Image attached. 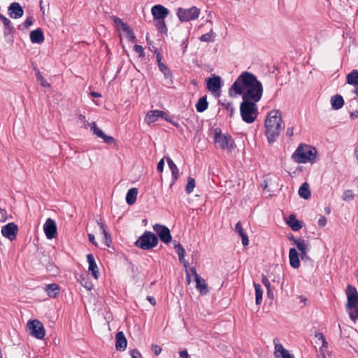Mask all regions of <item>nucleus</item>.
<instances>
[{
	"instance_id": "f257e3e1",
	"label": "nucleus",
	"mask_w": 358,
	"mask_h": 358,
	"mask_svg": "<svg viewBox=\"0 0 358 358\" xmlns=\"http://www.w3.org/2000/svg\"><path fill=\"white\" fill-rule=\"evenodd\" d=\"M263 94V85L257 76L249 71L242 72L229 89V95L259 101Z\"/></svg>"
},
{
	"instance_id": "f03ea898",
	"label": "nucleus",
	"mask_w": 358,
	"mask_h": 358,
	"mask_svg": "<svg viewBox=\"0 0 358 358\" xmlns=\"http://www.w3.org/2000/svg\"><path fill=\"white\" fill-rule=\"evenodd\" d=\"M282 117L279 110H271L264 122L265 134L269 143H273L278 137L280 131L284 128L282 125Z\"/></svg>"
},
{
	"instance_id": "7ed1b4c3",
	"label": "nucleus",
	"mask_w": 358,
	"mask_h": 358,
	"mask_svg": "<svg viewBox=\"0 0 358 358\" xmlns=\"http://www.w3.org/2000/svg\"><path fill=\"white\" fill-rule=\"evenodd\" d=\"M347 296L346 310L350 318L355 322L358 318V292L357 289L349 285L345 289Z\"/></svg>"
},
{
	"instance_id": "20e7f679",
	"label": "nucleus",
	"mask_w": 358,
	"mask_h": 358,
	"mask_svg": "<svg viewBox=\"0 0 358 358\" xmlns=\"http://www.w3.org/2000/svg\"><path fill=\"white\" fill-rule=\"evenodd\" d=\"M257 102L250 99H243V101L240 105V113L242 120L245 122L250 124L257 119L258 107L256 103Z\"/></svg>"
},
{
	"instance_id": "39448f33",
	"label": "nucleus",
	"mask_w": 358,
	"mask_h": 358,
	"mask_svg": "<svg viewBox=\"0 0 358 358\" xmlns=\"http://www.w3.org/2000/svg\"><path fill=\"white\" fill-rule=\"evenodd\" d=\"M315 148L308 145H300L292 155V158L298 163L313 162L316 157Z\"/></svg>"
},
{
	"instance_id": "423d86ee",
	"label": "nucleus",
	"mask_w": 358,
	"mask_h": 358,
	"mask_svg": "<svg viewBox=\"0 0 358 358\" xmlns=\"http://www.w3.org/2000/svg\"><path fill=\"white\" fill-rule=\"evenodd\" d=\"M186 282L189 285L192 282L195 283L196 289L201 295H206L209 293L208 286L201 276H200L196 270H186Z\"/></svg>"
},
{
	"instance_id": "0eeeda50",
	"label": "nucleus",
	"mask_w": 358,
	"mask_h": 358,
	"mask_svg": "<svg viewBox=\"0 0 358 358\" xmlns=\"http://www.w3.org/2000/svg\"><path fill=\"white\" fill-rule=\"evenodd\" d=\"M158 243L157 236L152 232L145 231L136 241L135 245L143 250H150Z\"/></svg>"
},
{
	"instance_id": "6e6552de",
	"label": "nucleus",
	"mask_w": 358,
	"mask_h": 358,
	"mask_svg": "<svg viewBox=\"0 0 358 358\" xmlns=\"http://www.w3.org/2000/svg\"><path fill=\"white\" fill-rule=\"evenodd\" d=\"M200 13V9L196 6L189 8H178L177 10V15L181 22L194 20L199 17Z\"/></svg>"
},
{
	"instance_id": "1a4fd4ad",
	"label": "nucleus",
	"mask_w": 358,
	"mask_h": 358,
	"mask_svg": "<svg viewBox=\"0 0 358 358\" xmlns=\"http://www.w3.org/2000/svg\"><path fill=\"white\" fill-rule=\"evenodd\" d=\"M215 145L222 150H231L234 145V140L229 135L223 134L220 129L215 130Z\"/></svg>"
},
{
	"instance_id": "9d476101",
	"label": "nucleus",
	"mask_w": 358,
	"mask_h": 358,
	"mask_svg": "<svg viewBox=\"0 0 358 358\" xmlns=\"http://www.w3.org/2000/svg\"><path fill=\"white\" fill-rule=\"evenodd\" d=\"M27 328L30 335L37 339H43L45 335L43 324L38 320H30L27 322Z\"/></svg>"
},
{
	"instance_id": "9b49d317",
	"label": "nucleus",
	"mask_w": 358,
	"mask_h": 358,
	"mask_svg": "<svg viewBox=\"0 0 358 358\" xmlns=\"http://www.w3.org/2000/svg\"><path fill=\"white\" fill-rule=\"evenodd\" d=\"M154 231L157 233L160 240L164 243H169L171 241L172 237L170 230L164 225L155 224L153 226Z\"/></svg>"
},
{
	"instance_id": "f8f14e48",
	"label": "nucleus",
	"mask_w": 358,
	"mask_h": 358,
	"mask_svg": "<svg viewBox=\"0 0 358 358\" xmlns=\"http://www.w3.org/2000/svg\"><path fill=\"white\" fill-rule=\"evenodd\" d=\"M17 232V225L14 222L8 223L1 228L2 235L4 237L8 238L11 241L16 238Z\"/></svg>"
},
{
	"instance_id": "ddd939ff",
	"label": "nucleus",
	"mask_w": 358,
	"mask_h": 358,
	"mask_svg": "<svg viewBox=\"0 0 358 358\" xmlns=\"http://www.w3.org/2000/svg\"><path fill=\"white\" fill-rule=\"evenodd\" d=\"M43 230L48 239L55 238L57 234V228L55 221L51 218L47 219L43 225Z\"/></svg>"
},
{
	"instance_id": "4468645a",
	"label": "nucleus",
	"mask_w": 358,
	"mask_h": 358,
	"mask_svg": "<svg viewBox=\"0 0 358 358\" xmlns=\"http://www.w3.org/2000/svg\"><path fill=\"white\" fill-rule=\"evenodd\" d=\"M273 343L275 345L274 356L275 358H294V356L280 343L279 338H274Z\"/></svg>"
},
{
	"instance_id": "2eb2a0df",
	"label": "nucleus",
	"mask_w": 358,
	"mask_h": 358,
	"mask_svg": "<svg viewBox=\"0 0 358 358\" xmlns=\"http://www.w3.org/2000/svg\"><path fill=\"white\" fill-rule=\"evenodd\" d=\"M206 85L210 92H217L222 87V79L218 76H213L206 80Z\"/></svg>"
},
{
	"instance_id": "dca6fc26",
	"label": "nucleus",
	"mask_w": 358,
	"mask_h": 358,
	"mask_svg": "<svg viewBox=\"0 0 358 358\" xmlns=\"http://www.w3.org/2000/svg\"><path fill=\"white\" fill-rule=\"evenodd\" d=\"M152 14L155 20L165 19L169 10L162 5H155L152 8Z\"/></svg>"
},
{
	"instance_id": "f3484780",
	"label": "nucleus",
	"mask_w": 358,
	"mask_h": 358,
	"mask_svg": "<svg viewBox=\"0 0 358 358\" xmlns=\"http://www.w3.org/2000/svg\"><path fill=\"white\" fill-rule=\"evenodd\" d=\"M8 11L10 17L14 19L21 17L24 14L22 6L17 2H13L10 5Z\"/></svg>"
},
{
	"instance_id": "a211bd4d",
	"label": "nucleus",
	"mask_w": 358,
	"mask_h": 358,
	"mask_svg": "<svg viewBox=\"0 0 358 358\" xmlns=\"http://www.w3.org/2000/svg\"><path fill=\"white\" fill-rule=\"evenodd\" d=\"M127 345V341L122 331H119L115 336V348L117 350L124 351Z\"/></svg>"
},
{
	"instance_id": "6ab92c4d",
	"label": "nucleus",
	"mask_w": 358,
	"mask_h": 358,
	"mask_svg": "<svg viewBox=\"0 0 358 358\" xmlns=\"http://www.w3.org/2000/svg\"><path fill=\"white\" fill-rule=\"evenodd\" d=\"M165 115L166 113L162 110H150L148 113L145 120L148 124H150L156 122L159 117L164 118Z\"/></svg>"
},
{
	"instance_id": "aec40b11",
	"label": "nucleus",
	"mask_w": 358,
	"mask_h": 358,
	"mask_svg": "<svg viewBox=\"0 0 358 358\" xmlns=\"http://www.w3.org/2000/svg\"><path fill=\"white\" fill-rule=\"evenodd\" d=\"M30 40L32 43L41 44L44 41L43 31L41 28L33 30L30 33Z\"/></svg>"
},
{
	"instance_id": "412c9836",
	"label": "nucleus",
	"mask_w": 358,
	"mask_h": 358,
	"mask_svg": "<svg viewBox=\"0 0 358 358\" xmlns=\"http://www.w3.org/2000/svg\"><path fill=\"white\" fill-rule=\"evenodd\" d=\"M157 59L158 66H159L160 71L164 74V78L166 79H167V80L170 79L171 83H172L171 71L164 63L162 62V57L159 53L157 54Z\"/></svg>"
},
{
	"instance_id": "4be33fe9",
	"label": "nucleus",
	"mask_w": 358,
	"mask_h": 358,
	"mask_svg": "<svg viewBox=\"0 0 358 358\" xmlns=\"http://www.w3.org/2000/svg\"><path fill=\"white\" fill-rule=\"evenodd\" d=\"M44 289L47 295L50 298L57 297L60 292L59 287L55 283L47 285Z\"/></svg>"
},
{
	"instance_id": "5701e85b",
	"label": "nucleus",
	"mask_w": 358,
	"mask_h": 358,
	"mask_svg": "<svg viewBox=\"0 0 358 358\" xmlns=\"http://www.w3.org/2000/svg\"><path fill=\"white\" fill-rule=\"evenodd\" d=\"M287 223L293 231H299L302 228L301 222L293 214L289 215Z\"/></svg>"
},
{
	"instance_id": "b1692460",
	"label": "nucleus",
	"mask_w": 358,
	"mask_h": 358,
	"mask_svg": "<svg viewBox=\"0 0 358 358\" xmlns=\"http://www.w3.org/2000/svg\"><path fill=\"white\" fill-rule=\"evenodd\" d=\"M331 105L333 109L339 110L344 105V99L342 96L336 94L331 98Z\"/></svg>"
},
{
	"instance_id": "393cba45",
	"label": "nucleus",
	"mask_w": 358,
	"mask_h": 358,
	"mask_svg": "<svg viewBox=\"0 0 358 358\" xmlns=\"http://www.w3.org/2000/svg\"><path fill=\"white\" fill-rule=\"evenodd\" d=\"M235 231L238 234V235L241 237L242 243L243 245H248L249 244L248 236L246 233L244 231L241 222L239 221L236 223L235 226Z\"/></svg>"
},
{
	"instance_id": "a878e982",
	"label": "nucleus",
	"mask_w": 358,
	"mask_h": 358,
	"mask_svg": "<svg viewBox=\"0 0 358 358\" xmlns=\"http://www.w3.org/2000/svg\"><path fill=\"white\" fill-rule=\"evenodd\" d=\"M166 162L169 165V167L171 171V175L173 177V182H175L179 176V171L176 165V164L173 162V161L169 157H166Z\"/></svg>"
},
{
	"instance_id": "bb28decb",
	"label": "nucleus",
	"mask_w": 358,
	"mask_h": 358,
	"mask_svg": "<svg viewBox=\"0 0 358 358\" xmlns=\"http://www.w3.org/2000/svg\"><path fill=\"white\" fill-rule=\"evenodd\" d=\"M289 263L291 266L294 268H296L299 266V254L296 249L291 248L289 250Z\"/></svg>"
},
{
	"instance_id": "cd10ccee",
	"label": "nucleus",
	"mask_w": 358,
	"mask_h": 358,
	"mask_svg": "<svg viewBox=\"0 0 358 358\" xmlns=\"http://www.w3.org/2000/svg\"><path fill=\"white\" fill-rule=\"evenodd\" d=\"M138 189L136 187L129 189L126 195V201L128 205L131 206L135 203L137 198Z\"/></svg>"
},
{
	"instance_id": "c85d7f7f",
	"label": "nucleus",
	"mask_w": 358,
	"mask_h": 358,
	"mask_svg": "<svg viewBox=\"0 0 358 358\" xmlns=\"http://www.w3.org/2000/svg\"><path fill=\"white\" fill-rule=\"evenodd\" d=\"M174 248L176 249V252H177L178 255L179 261L181 263H183V266L185 268H187V262H186L184 259L185 256V249L183 248L182 245L180 243H177L174 245Z\"/></svg>"
},
{
	"instance_id": "c756f323",
	"label": "nucleus",
	"mask_w": 358,
	"mask_h": 358,
	"mask_svg": "<svg viewBox=\"0 0 358 358\" xmlns=\"http://www.w3.org/2000/svg\"><path fill=\"white\" fill-rule=\"evenodd\" d=\"M0 20L3 23V25L6 29L4 34L8 35L13 34L14 31V27H13L10 20L4 15H3L2 14H0Z\"/></svg>"
},
{
	"instance_id": "7c9ffc66",
	"label": "nucleus",
	"mask_w": 358,
	"mask_h": 358,
	"mask_svg": "<svg viewBox=\"0 0 358 358\" xmlns=\"http://www.w3.org/2000/svg\"><path fill=\"white\" fill-rule=\"evenodd\" d=\"M294 245L296 246L298 250L301 252V258L303 259V255H306L307 245L305 241L303 239H293Z\"/></svg>"
},
{
	"instance_id": "2f4dec72",
	"label": "nucleus",
	"mask_w": 358,
	"mask_h": 358,
	"mask_svg": "<svg viewBox=\"0 0 358 358\" xmlns=\"http://www.w3.org/2000/svg\"><path fill=\"white\" fill-rule=\"evenodd\" d=\"M208 107V102L207 101V96H203L198 100L196 104V109L199 113L204 112Z\"/></svg>"
},
{
	"instance_id": "473e14b6",
	"label": "nucleus",
	"mask_w": 358,
	"mask_h": 358,
	"mask_svg": "<svg viewBox=\"0 0 358 358\" xmlns=\"http://www.w3.org/2000/svg\"><path fill=\"white\" fill-rule=\"evenodd\" d=\"M346 82L350 85H358V71L352 70L348 73L346 76Z\"/></svg>"
},
{
	"instance_id": "72a5a7b5",
	"label": "nucleus",
	"mask_w": 358,
	"mask_h": 358,
	"mask_svg": "<svg viewBox=\"0 0 358 358\" xmlns=\"http://www.w3.org/2000/svg\"><path fill=\"white\" fill-rule=\"evenodd\" d=\"M299 196L304 199H308L310 197L311 193L309 188V185L307 182L303 183L299 189Z\"/></svg>"
},
{
	"instance_id": "f704fd0d",
	"label": "nucleus",
	"mask_w": 358,
	"mask_h": 358,
	"mask_svg": "<svg viewBox=\"0 0 358 358\" xmlns=\"http://www.w3.org/2000/svg\"><path fill=\"white\" fill-rule=\"evenodd\" d=\"M266 275L273 282L280 283L283 280V275L275 271L268 272Z\"/></svg>"
},
{
	"instance_id": "c9c22d12",
	"label": "nucleus",
	"mask_w": 358,
	"mask_h": 358,
	"mask_svg": "<svg viewBox=\"0 0 358 358\" xmlns=\"http://www.w3.org/2000/svg\"><path fill=\"white\" fill-rule=\"evenodd\" d=\"M255 303L257 305H260L262 301L263 291L261 286L258 284H255Z\"/></svg>"
},
{
	"instance_id": "e433bc0d",
	"label": "nucleus",
	"mask_w": 358,
	"mask_h": 358,
	"mask_svg": "<svg viewBox=\"0 0 358 358\" xmlns=\"http://www.w3.org/2000/svg\"><path fill=\"white\" fill-rule=\"evenodd\" d=\"M127 34V38L129 41L134 42L136 39L133 31L128 25H124V29L122 30Z\"/></svg>"
},
{
	"instance_id": "4c0bfd02",
	"label": "nucleus",
	"mask_w": 358,
	"mask_h": 358,
	"mask_svg": "<svg viewBox=\"0 0 358 358\" xmlns=\"http://www.w3.org/2000/svg\"><path fill=\"white\" fill-rule=\"evenodd\" d=\"M157 22L155 26L157 29L162 34H166L167 32L166 25L164 21V19L157 20Z\"/></svg>"
},
{
	"instance_id": "58836bf2",
	"label": "nucleus",
	"mask_w": 358,
	"mask_h": 358,
	"mask_svg": "<svg viewBox=\"0 0 358 358\" xmlns=\"http://www.w3.org/2000/svg\"><path fill=\"white\" fill-rule=\"evenodd\" d=\"M195 187V180L193 178L189 177L187 179V184L185 187V191L187 193L190 194L192 192Z\"/></svg>"
},
{
	"instance_id": "ea45409f",
	"label": "nucleus",
	"mask_w": 358,
	"mask_h": 358,
	"mask_svg": "<svg viewBox=\"0 0 358 358\" xmlns=\"http://www.w3.org/2000/svg\"><path fill=\"white\" fill-rule=\"evenodd\" d=\"M215 36V33L213 30H210L209 33L201 35L199 38L201 41L210 42L213 41V38Z\"/></svg>"
},
{
	"instance_id": "a19ab883",
	"label": "nucleus",
	"mask_w": 358,
	"mask_h": 358,
	"mask_svg": "<svg viewBox=\"0 0 358 358\" xmlns=\"http://www.w3.org/2000/svg\"><path fill=\"white\" fill-rule=\"evenodd\" d=\"M354 194L352 190L348 189L345 190L342 196V199L345 201H350L354 199Z\"/></svg>"
},
{
	"instance_id": "79ce46f5",
	"label": "nucleus",
	"mask_w": 358,
	"mask_h": 358,
	"mask_svg": "<svg viewBox=\"0 0 358 358\" xmlns=\"http://www.w3.org/2000/svg\"><path fill=\"white\" fill-rule=\"evenodd\" d=\"M87 259L89 263L88 268H97V265L95 262V259L92 254H88L87 255Z\"/></svg>"
},
{
	"instance_id": "37998d69",
	"label": "nucleus",
	"mask_w": 358,
	"mask_h": 358,
	"mask_svg": "<svg viewBox=\"0 0 358 358\" xmlns=\"http://www.w3.org/2000/svg\"><path fill=\"white\" fill-rule=\"evenodd\" d=\"M270 280H271V279L269 278H268L267 275H263L262 282L265 285V287L267 288L268 294H271Z\"/></svg>"
},
{
	"instance_id": "c03bdc74",
	"label": "nucleus",
	"mask_w": 358,
	"mask_h": 358,
	"mask_svg": "<svg viewBox=\"0 0 358 358\" xmlns=\"http://www.w3.org/2000/svg\"><path fill=\"white\" fill-rule=\"evenodd\" d=\"M104 236V243L106 246L109 247L111 243V238L110 234L107 231V229H104L101 231Z\"/></svg>"
},
{
	"instance_id": "a18cd8bd",
	"label": "nucleus",
	"mask_w": 358,
	"mask_h": 358,
	"mask_svg": "<svg viewBox=\"0 0 358 358\" xmlns=\"http://www.w3.org/2000/svg\"><path fill=\"white\" fill-rule=\"evenodd\" d=\"M92 129L93 130L94 134L99 138H101L105 134L101 129L96 127L95 122L92 123Z\"/></svg>"
},
{
	"instance_id": "49530a36",
	"label": "nucleus",
	"mask_w": 358,
	"mask_h": 358,
	"mask_svg": "<svg viewBox=\"0 0 358 358\" xmlns=\"http://www.w3.org/2000/svg\"><path fill=\"white\" fill-rule=\"evenodd\" d=\"M222 106L229 112L230 117H232L234 113V108L232 106V103L230 102L227 103H222Z\"/></svg>"
},
{
	"instance_id": "de8ad7c7",
	"label": "nucleus",
	"mask_w": 358,
	"mask_h": 358,
	"mask_svg": "<svg viewBox=\"0 0 358 358\" xmlns=\"http://www.w3.org/2000/svg\"><path fill=\"white\" fill-rule=\"evenodd\" d=\"M101 138L108 145H115V140L113 136L104 134Z\"/></svg>"
},
{
	"instance_id": "09e8293b",
	"label": "nucleus",
	"mask_w": 358,
	"mask_h": 358,
	"mask_svg": "<svg viewBox=\"0 0 358 358\" xmlns=\"http://www.w3.org/2000/svg\"><path fill=\"white\" fill-rule=\"evenodd\" d=\"M101 138L108 145H115V140L113 136L104 134Z\"/></svg>"
},
{
	"instance_id": "8fccbe9b",
	"label": "nucleus",
	"mask_w": 358,
	"mask_h": 358,
	"mask_svg": "<svg viewBox=\"0 0 358 358\" xmlns=\"http://www.w3.org/2000/svg\"><path fill=\"white\" fill-rule=\"evenodd\" d=\"M113 21H114L115 24H116V26L119 29H121L122 30L124 29V25H127L120 18H119L117 17H113Z\"/></svg>"
},
{
	"instance_id": "3c124183",
	"label": "nucleus",
	"mask_w": 358,
	"mask_h": 358,
	"mask_svg": "<svg viewBox=\"0 0 358 358\" xmlns=\"http://www.w3.org/2000/svg\"><path fill=\"white\" fill-rule=\"evenodd\" d=\"M134 51L138 54V56L140 57H143L145 56L144 55V49L140 45H135L134 46Z\"/></svg>"
},
{
	"instance_id": "603ef678",
	"label": "nucleus",
	"mask_w": 358,
	"mask_h": 358,
	"mask_svg": "<svg viewBox=\"0 0 358 358\" xmlns=\"http://www.w3.org/2000/svg\"><path fill=\"white\" fill-rule=\"evenodd\" d=\"M34 18L32 17H27L23 23V26L24 29L29 28L34 23Z\"/></svg>"
},
{
	"instance_id": "864d4df0",
	"label": "nucleus",
	"mask_w": 358,
	"mask_h": 358,
	"mask_svg": "<svg viewBox=\"0 0 358 358\" xmlns=\"http://www.w3.org/2000/svg\"><path fill=\"white\" fill-rule=\"evenodd\" d=\"M90 275L94 277V279H98V277L99 275V270H88L87 276L89 277Z\"/></svg>"
},
{
	"instance_id": "5fc2aeb1",
	"label": "nucleus",
	"mask_w": 358,
	"mask_h": 358,
	"mask_svg": "<svg viewBox=\"0 0 358 358\" xmlns=\"http://www.w3.org/2000/svg\"><path fill=\"white\" fill-rule=\"evenodd\" d=\"M327 220L324 216H320V217L318 220V225L320 227H324L327 224Z\"/></svg>"
},
{
	"instance_id": "6e6d98bb",
	"label": "nucleus",
	"mask_w": 358,
	"mask_h": 358,
	"mask_svg": "<svg viewBox=\"0 0 358 358\" xmlns=\"http://www.w3.org/2000/svg\"><path fill=\"white\" fill-rule=\"evenodd\" d=\"M38 80L40 82L41 85L44 87L50 86V85L45 80L43 76H40Z\"/></svg>"
},
{
	"instance_id": "4d7b16f0",
	"label": "nucleus",
	"mask_w": 358,
	"mask_h": 358,
	"mask_svg": "<svg viewBox=\"0 0 358 358\" xmlns=\"http://www.w3.org/2000/svg\"><path fill=\"white\" fill-rule=\"evenodd\" d=\"M1 220L4 222L7 220V211L6 209L2 208L0 210Z\"/></svg>"
},
{
	"instance_id": "13d9d810",
	"label": "nucleus",
	"mask_w": 358,
	"mask_h": 358,
	"mask_svg": "<svg viewBox=\"0 0 358 358\" xmlns=\"http://www.w3.org/2000/svg\"><path fill=\"white\" fill-rule=\"evenodd\" d=\"M151 348L156 355H159L162 352V348L157 345H152Z\"/></svg>"
},
{
	"instance_id": "bf43d9fd",
	"label": "nucleus",
	"mask_w": 358,
	"mask_h": 358,
	"mask_svg": "<svg viewBox=\"0 0 358 358\" xmlns=\"http://www.w3.org/2000/svg\"><path fill=\"white\" fill-rule=\"evenodd\" d=\"M164 159H162L159 162H158V164H157V170L159 171V172H162L163 170H164Z\"/></svg>"
},
{
	"instance_id": "052dcab7",
	"label": "nucleus",
	"mask_w": 358,
	"mask_h": 358,
	"mask_svg": "<svg viewBox=\"0 0 358 358\" xmlns=\"http://www.w3.org/2000/svg\"><path fill=\"white\" fill-rule=\"evenodd\" d=\"M96 222H97V224L100 227L101 231L104 230V229H107V227H106V224L103 223V222L102 221L101 219L97 220Z\"/></svg>"
},
{
	"instance_id": "680f3d73",
	"label": "nucleus",
	"mask_w": 358,
	"mask_h": 358,
	"mask_svg": "<svg viewBox=\"0 0 358 358\" xmlns=\"http://www.w3.org/2000/svg\"><path fill=\"white\" fill-rule=\"evenodd\" d=\"M131 356L132 358H142L141 355L136 350L131 351Z\"/></svg>"
},
{
	"instance_id": "e2e57ef3",
	"label": "nucleus",
	"mask_w": 358,
	"mask_h": 358,
	"mask_svg": "<svg viewBox=\"0 0 358 358\" xmlns=\"http://www.w3.org/2000/svg\"><path fill=\"white\" fill-rule=\"evenodd\" d=\"M294 134V129L293 127H288L286 131V135L288 137H292Z\"/></svg>"
},
{
	"instance_id": "0e129e2a",
	"label": "nucleus",
	"mask_w": 358,
	"mask_h": 358,
	"mask_svg": "<svg viewBox=\"0 0 358 358\" xmlns=\"http://www.w3.org/2000/svg\"><path fill=\"white\" fill-rule=\"evenodd\" d=\"M316 336L318 338L319 340H321L322 343H323V345H327V341H325V338L324 337V336L321 334H318L317 335H316Z\"/></svg>"
},
{
	"instance_id": "69168bd1",
	"label": "nucleus",
	"mask_w": 358,
	"mask_h": 358,
	"mask_svg": "<svg viewBox=\"0 0 358 358\" xmlns=\"http://www.w3.org/2000/svg\"><path fill=\"white\" fill-rule=\"evenodd\" d=\"M180 357L181 358H188L189 355L187 350H182L180 352Z\"/></svg>"
},
{
	"instance_id": "338daca9",
	"label": "nucleus",
	"mask_w": 358,
	"mask_h": 358,
	"mask_svg": "<svg viewBox=\"0 0 358 358\" xmlns=\"http://www.w3.org/2000/svg\"><path fill=\"white\" fill-rule=\"evenodd\" d=\"M89 241L94 245H96V243L95 242V237L93 234H88Z\"/></svg>"
},
{
	"instance_id": "774afa93",
	"label": "nucleus",
	"mask_w": 358,
	"mask_h": 358,
	"mask_svg": "<svg viewBox=\"0 0 358 358\" xmlns=\"http://www.w3.org/2000/svg\"><path fill=\"white\" fill-rule=\"evenodd\" d=\"M350 117L352 119L358 118V110H355L354 112L350 113Z\"/></svg>"
}]
</instances>
